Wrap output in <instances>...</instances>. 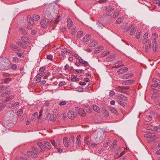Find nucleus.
Listing matches in <instances>:
<instances>
[{"instance_id": "obj_1", "label": "nucleus", "mask_w": 160, "mask_h": 160, "mask_svg": "<svg viewBox=\"0 0 160 160\" xmlns=\"http://www.w3.org/2000/svg\"><path fill=\"white\" fill-rule=\"evenodd\" d=\"M9 60L5 58L2 61L0 64V69L2 70H7L9 68Z\"/></svg>"}, {"instance_id": "obj_2", "label": "nucleus", "mask_w": 160, "mask_h": 160, "mask_svg": "<svg viewBox=\"0 0 160 160\" xmlns=\"http://www.w3.org/2000/svg\"><path fill=\"white\" fill-rule=\"evenodd\" d=\"M75 110L76 111L77 113L80 115L82 117H85L86 116V113L82 109L76 107L75 108Z\"/></svg>"}, {"instance_id": "obj_3", "label": "nucleus", "mask_w": 160, "mask_h": 160, "mask_svg": "<svg viewBox=\"0 0 160 160\" xmlns=\"http://www.w3.org/2000/svg\"><path fill=\"white\" fill-rule=\"evenodd\" d=\"M103 9H105L107 12V16H111L112 13L114 9L111 6H108L107 7H104Z\"/></svg>"}, {"instance_id": "obj_4", "label": "nucleus", "mask_w": 160, "mask_h": 160, "mask_svg": "<svg viewBox=\"0 0 160 160\" xmlns=\"http://www.w3.org/2000/svg\"><path fill=\"white\" fill-rule=\"evenodd\" d=\"M19 103L14 101L10 102L8 104V106L9 108L14 109L17 107L19 105Z\"/></svg>"}, {"instance_id": "obj_5", "label": "nucleus", "mask_w": 160, "mask_h": 160, "mask_svg": "<svg viewBox=\"0 0 160 160\" xmlns=\"http://www.w3.org/2000/svg\"><path fill=\"white\" fill-rule=\"evenodd\" d=\"M89 138V137L88 136H86L84 140V143L86 144L88 146H92V147H95L96 145L97 144H95L93 143H90L89 141L88 140V139Z\"/></svg>"}, {"instance_id": "obj_6", "label": "nucleus", "mask_w": 160, "mask_h": 160, "mask_svg": "<svg viewBox=\"0 0 160 160\" xmlns=\"http://www.w3.org/2000/svg\"><path fill=\"white\" fill-rule=\"evenodd\" d=\"M128 70V68L124 67L118 69L117 72L119 74H122L127 71Z\"/></svg>"}, {"instance_id": "obj_7", "label": "nucleus", "mask_w": 160, "mask_h": 160, "mask_svg": "<svg viewBox=\"0 0 160 160\" xmlns=\"http://www.w3.org/2000/svg\"><path fill=\"white\" fill-rule=\"evenodd\" d=\"M134 82V80H126L123 82L122 84L125 85H130L133 84Z\"/></svg>"}, {"instance_id": "obj_8", "label": "nucleus", "mask_w": 160, "mask_h": 160, "mask_svg": "<svg viewBox=\"0 0 160 160\" xmlns=\"http://www.w3.org/2000/svg\"><path fill=\"white\" fill-rule=\"evenodd\" d=\"M68 115V118L72 120L75 117L74 113L72 111L69 112Z\"/></svg>"}, {"instance_id": "obj_9", "label": "nucleus", "mask_w": 160, "mask_h": 160, "mask_svg": "<svg viewBox=\"0 0 160 160\" xmlns=\"http://www.w3.org/2000/svg\"><path fill=\"white\" fill-rule=\"evenodd\" d=\"M133 74L132 73H128L124 74L122 76V78L123 79H127L133 77Z\"/></svg>"}, {"instance_id": "obj_10", "label": "nucleus", "mask_w": 160, "mask_h": 160, "mask_svg": "<svg viewBox=\"0 0 160 160\" xmlns=\"http://www.w3.org/2000/svg\"><path fill=\"white\" fill-rule=\"evenodd\" d=\"M28 154L31 156L32 158H36L37 157V153L36 152H33L31 151H28L27 152Z\"/></svg>"}, {"instance_id": "obj_11", "label": "nucleus", "mask_w": 160, "mask_h": 160, "mask_svg": "<svg viewBox=\"0 0 160 160\" xmlns=\"http://www.w3.org/2000/svg\"><path fill=\"white\" fill-rule=\"evenodd\" d=\"M145 50L146 51H148L151 45V42L149 40H146L145 41Z\"/></svg>"}, {"instance_id": "obj_12", "label": "nucleus", "mask_w": 160, "mask_h": 160, "mask_svg": "<svg viewBox=\"0 0 160 160\" xmlns=\"http://www.w3.org/2000/svg\"><path fill=\"white\" fill-rule=\"evenodd\" d=\"M63 143L64 146L66 147H68L69 145V143L68 138L66 137H64L63 139Z\"/></svg>"}, {"instance_id": "obj_13", "label": "nucleus", "mask_w": 160, "mask_h": 160, "mask_svg": "<svg viewBox=\"0 0 160 160\" xmlns=\"http://www.w3.org/2000/svg\"><path fill=\"white\" fill-rule=\"evenodd\" d=\"M40 24L41 27L43 28H45L47 27V23L44 19H42L41 20Z\"/></svg>"}, {"instance_id": "obj_14", "label": "nucleus", "mask_w": 160, "mask_h": 160, "mask_svg": "<svg viewBox=\"0 0 160 160\" xmlns=\"http://www.w3.org/2000/svg\"><path fill=\"white\" fill-rule=\"evenodd\" d=\"M44 144L47 149L50 150L51 149V146L50 143L47 141H44Z\"/></svg>"}, {"instance_id": "obj_15", "label": "nucleus", "mask_w": 160, "mask_h": 160, "mask_svg": "<svg viewBox=\"0 0 160 160\" xmlns=\"http://www.w3.org/2000/svg\"><path fill=\"white\" fill-rule=\"evenodd\" d=\"M109 109L112 113H113L117 115L118 114V111L116 109L112 107H109Z\"/></svg>"}, {"instance_id": "obj_16", "label": "nucleus", "mask_w": 160, "mask_h": 160, "mask_svg": "<svg viewBox=\"0 0 160 160\" xmlns=\"http://www.w3.org/2000/svg\"><path fill=\"white\" fill-rule=\"evenodd\" d=\"M37 145L39 147L41 148V150H40V151L41 152H43L45 151V149L44 148V146L43 145L42 143L41 142H38L37 143Z\"/></svg>"}, {"instance_id": "obj_17", "label": "nucleus", "mask_w": 160, "mask_h": 160, "mask_svg": "<svg viewBox=\"0 0 160 160\" xmlns=\"http://www.w3.org/2000/svg\"><path fill=\"white\" fill-rule=\"evenodd\" d=\"M91 36L90 35H86L83 38V41L84 42H86L89 41L91 39Z\"/></svg>"}, {"instance_id": "obj_18", "label": "nucleus", "mask_w": 160, "mask_h": 160, "mask_svg": "<svg viewBox=\"0 0 160 160\" xmlns=\"http://www.w3.org/2000/svg\"><path fill=\"white\" fill-rule=\"evenodd\" d=\"M115 59V56L114 55H111L107 57L106 59L107 61H112Z\"/></svg>"}, {"instance_id": "obj_19", "label": "nucleus", "mask_w": 160, "mask_h": 160, "mask_svg": "<svg viewBox=\"0 0 160 160\" xmlns=\"http://www.w3.org/2000/svg\"><path fill=\"white\" fill-rule=\"evenodd\" d=\"M116 91L120 92L122 93H125L126 92L123 90L122 87L119 86H118L116 88Z\"/></svg>"}, {"instance_id": "obj_20", "label": "nucleus", "mask_w": 160, "mask_h": 160, "mask_svg": "<svg viewBox=\"0 0 160 160\" xmlns=\"http://www.w3.org/2000/svg\"><path fill=\"white\" fill-rule=\"evenodd\" d=\"M103 47L100 46L99 47H97L95 50V53H98L99 52L102 51L103 49Z\"/></svg>"}, {"instance_id": "obj_21", "label": "nucleus", "mask_w": 160, "mask_h": 160, "mask_svg": "<svg viewBox=\"0 0 160 160\" xmlns=\"http://www.w3.org/2000/svg\"><path fill=\"white\" fill-rule=\"evenodd\" d=\"M81 138V136L78 135L77 136L76 138V142L77 145L78 146H80L81 145V141L80 140V138Z\"/></svg>"}, {"instance_id": "obj_22", "label": "nucleus", "mask_w": 160, "mask_h": 160, "mask_svg": "<svg viewBox=\"0 0 160 160\" xmlns=\"http://www.w3.org/2000/svg\"><path fill=\"white\" fill-rule=\"evenodd\" d=\"M117 98L118 99H121L124 101H126L127 100V97L122 94L119 95Z\"/></svg>"}, {"instance_id": "obj_23", "label": "nucleus", "mask_w": 160, "mask_h": 160, "mask_svg": "<svg viewBox=\"0 0 160 160\" xmlns=\"http://www.w3.org/2000/svg\"><path fill=\"white\" fill-rule=\"evenodd\" d=\"M67 23L68 28H70L72 25V20L68 18L67 20Z\"/></svg>"}, {"instance_id": "obj_24", "label": "nucleus", "mask_w": 160, "mask_h": 160, "mask_svg": "<svg viewBox=\"0 0 160 160\" xmlns=\"http://www.w3.org/2000/svg\"><path fill=\"white\" fill-rule=\"evenodd\" d=\"M154 134L151 133H149L146 134L144 135V136L146 138H152L154 137Z\"/></svg>"}, {"instance_id": "obj_25", "label": "nucleus", "mask_w": 160, "mask_h": 160, "mask_svg": "<svg viewBox=\"0 0 160 160\" xmlns=\"http://www.w3.org/2000/svg\"><path fill=\"white\" fill-rule=\"evenodd\" d=\"M79 62L82 64H84L85 66H88V62L86 61H84L83 59L82 58L79 59Z\"/></svg>"}, {"instance_id": "obj_26", "label": "nucleus", "mask_w": 160, "mask_h": 160, "mask_svg": "<svg viewBox=\"0 0 160 160\" xmlns=\"http://www.w3.org/2000/svg\"><path fill=\"white\" fill-rule=\"evenodd\" d=\"M151 87L152 88L155 90H160V86L157 85H152Z\"/></svg>"}, {"instance_id": "obj_27", "label": "nucleus", "mask_w": 160, "mask_h": 160, "mask_svg": "<svg viewBox=\"0 0 160 160\" xmlns=\"http://www.w3.org/2000/svg\"><path fill=\"white\" fill-rule=\"evenodd\" d=\"M21 39L26 43L28 44L30 43V40L26 37H22Z\"/></svg>"}, {"instance_id": "obj_28", "label": "nucleus", "mask_w": 160, "mask_h": 160, "mask_svg": "<svg viewBox=\"0 0 160 160\" xmlns=\"http://www.w3.org/2000/svg\"><path fill=\"white\" fill-rule=\"evenodd\" d=\"M130 28H132L130 30V34L131 35H133L135 33L136 31V29L134 28L133 24L130 25Z\"/></svg>"}, {"instance_id": "obj_29", "label": "nucleus", "mask_w": 160, "mask_h": 160, "mask_svg": "<svg viewBox=\"0 0 160 160\" xmlns=\"http://www.w3.org/2000/svg\"><path fill=\"white\" fill-rule=\"evenodd\" d=\"M127 24V23H123L122 26L124 28V31L125 32H127L128 31H129V29L131 28H130V26H129V27H125L126 26V25Z\"/></svg>"}, {"instance_id": "obj_30", "label": "nucleus", "mask_w": 160, "mask_h": 160, "mask_svg": "<svg viewBox=\"0 0 160 160\" xmlns=\"http://www.w3.org/2000/svg\"><path fill=\"white\" fill-rule=\"evenodd\" d=\"M56 119V116L54 114H52L50 115V119L51 121H54Z\"/></svg>"}, {"instance_id": "obj_31", "label": "nucleus", "mask_w": 160, "mask_h": 160, "mask_svg": "<svg viewBox=\"0 0 160 160\" xmlns=\"http://www.w3.org/2000/svg\"><path fill=\"white\" fill-rule=\"evenodd\" d=\"M93 108L94 111L97 112H100L99 108L97 105H94L93 107Z\"/></svg>"}, {"instance_id": "obj_32", "label": "nucleus", "mask_w": 160, "mask_h": 160, "mask_svg": "<svg viewBox=\"0 0 160 160\" xmlns=\"http://www.w3.org/2000/svg\"><path fill=\"white\" fill-rule=\"evenodd\" d=\"M96 42L95 41L93 40L89 44V46L90 47H94L96 46Z\"/></svg>"}, {"instance_id": "obj_33", "label": "nucleus", "mask_w": 160, "mask_h": 160, "mask_svg": "<svg viewBox=\"0 0 160 160\" xmlns=\"http://www.w3.org/2000/svg\"><path fill=\"white\" fill-rule=\"evenodd\" d=\"M124 19V18H119L116 20V23L117 24H119L123 21Z\"/></svg>"}, {"instance_id": "obj_34", "label": "nucleus", "mask_w": 160, "mask_h": 160, "mask_svg": "<svg viewBox=\"0 0 160 160\" xmlns=\"http://www.w3.org/2000/svg\"><path fill=\"white\" fill-rule=\"evenodd\" d=\"M153 82L156 85L160 86V80L154 78L153 79Z\"/></svg>"}, {"instance_id": "obj_35", "label": "nucleus", "mask_w": 160, "mask_h": 160, "mask_svg": "<svg viewBox=\"0 0 160 160\" xmlns=\"http://www.w3.org/2000/svg\"><path fill=\"white\" fill-rule=\"evenodd\" d=\"M110 53V51H107L103 52L101 54V56L102 57H104L108 55Z\"/></svg>"}, {"instance_id": "obj_36", "label": "nucleus", "mask_w": 160, "mask_h": 160, "mask_svg": "<svg viewBox=\"0 0 160 160\" xmlns=\"http://www.w3.org/2000/svg\"><path fill=\"white\" fill-rule=\"evenodd\" d=\"M117 102L118 104L123 107H126L127 106L126 103L121 101L118 100Z\"/></svg>"}, {"instance_id": "obj_37", "label": "nucleus", "mask_w": 160, "mask_h": 160, "mask_svg": "<svg viewBox=\"0 0 160 160\" xmlns=\"http://www.w3.org/2000/svg\"><path fill=\"white\" fill-rule=\"evenodd\" d=\"M11 48L13 49L14 51H19V48L15 45H12L11 46Z\"/></svg>"}, {"instance_id": "obj_38", "label": "nucleus", "mask_w": 160, "mask_h": 160, "mask_svg": "<svg viewBox=\"0 0 160 160\" xmlns=\"http://www.w3.org/2000/svg\"><path fill=\"white\" fill-rule=\"evenodd\" d=\"M33 19L34 20L37 21L40 18V16L37 15H34L33 16Z\"/></svg>"}, {"instance_id": "obj_39", "label": "nucleus", "mask_w": 160, "mask_h": 160, "mask_svg": "<svg viewBox=\"0 0 160 160\" xmlns=\"http://www.w3.org/2000/svg\"><path fill=\"white\" fill-rule=\"evenodd\" d=\"M70 143L73 145L74 143V138L72 136H71L69 138Z\"/></svg>"}, {"instance_id": "obj_40", "label": "nucleus", "mask_w": 160, "mask_h": 160, "mask_svg": "<svg viewBox=\"0 0 160 160\" xmlns=\"http://www.w3.org/2000/svg\"><path fill=\"white\" fill-rule=\"evenodd\" d=\"M36 83H39L40 81H41V77L38 76V75H37L36 76Z\"/></svg>"}, {"instance_id": "obj_41", "label": "nucleus", "mask_w": 160, "mask_h": 160, "mask_svg": "<svg viewBox=\"0 0 160 160\" xmlns=\"http://www.w3.org/2000/svg\"><path fill=\"white\" fill-rule=\"evenodd\" d=\"M153 129L154 131H156L158 132H160V125L158 127L154 126L153 127Z\"/></svg>"}, {"instance_id": "obj_42", "label": "nucleus", "mask_w": 160, "mask_h": 160, "mask_svg": "<svg viewBox=\"0 0 160 160\" xmlns=\"http://www.w3.org/2000/svg\"><path fill=\"white\" fill-rule=\"evenodd\" d=\"M153 49L154 51H156L157 50V44L156 43L155 41L154 42L153 46Z\"/></svg>"}, {"instance_id": "obj_43", "label": "nucleus", "mask_w": 160, "mask_h": 160, "mask_svg": "<svg viewBox=\"0 0 160 160\" xmlns=\"http://www.w3.org/2000/svg\"><path fill=\"white\" fill-rule=\"evenodd\" d=\"M119 14V11H118L116 12L113 13V17L114 18H115L118 16Z\"/></svg>"}, {"instance_id": "obj_44", "label": "nucleus", "mask_w": 160, "mask_h": 160, "mask_svg": "<svg viewBox=\"0 0 160 160\" xmlns=\"http://www.w3.org/2000/svg\"><path fill=\"white\" fill-rule=\"evenodd\" d=\"M105 138V135L103 132H102L101 134L100 137V139L102 140H104Z\"/></svg>"}, {"instance_id": "obj_45", "label": "nucleus", "mask_w": 160, "mask_h": 160, "mask_svg": "<svg viewBox=\"0 0 160 160\" xmlns=\"http://www.w3.org/2000/svg\"><path fill=\"white\" fill-rule=\"evenodd\" d=\"M7 87L3 86H0V93L3 91V90H6Z\"/></svg>"}, {"instance_id": "obj_46", "label": "nucleus", "mask_w": 160, "mask_h": 160, "mask_svg": "<svg viewBox=\"0 0 160 160\" xmlns=\"http://www.w3.org/2000/svg\"><path fill=\"white\" fill-rule=\"evenodd\" d=\"M117 140H114L113 142L112 146L111 147L112 148H114L117 145Z\"/></svg>"}, {"instance_id": "obj_47", "label": "nucleus", "mask_w": 160, "mask_h": 160, "mask_svg": "<svg viewBox=\"0 0 160 160\" xmlns=\"http://www.w3.org/2000/svg\"><path fill=\"white\" fill-rule=\"evenodd\" d=\"M71 80L73 82L77 81L79 80V78L76 77L75 76H74V77L72 78Z\"/></svg>"}, {"instance_id": "obj_48", "label": "nucleus", "mask_w": 160, "mask_h": 160, "mask_svg": "<svg viewBox=\"0 0 160 160\" xmlns=\"http://www.w3.org/2000/svg\"><path fill=\"white\" fill-rule=\"evenodd\" d=\"M11 78H7L4 80V82L6 83H8L11 80Z\"/></svg>"}, {"instance_id": "obj_49", "label": "nucleus", "mask_w": 160, "mask_h": 160, "mask_svg": "<svg viewBox=\"0 0 160 160\" xmlns=\"http://www.w3.org/2000/svg\"><path fill=\"white\" fill-rule=\"evenodd\" d=\"M148 38V33H145L143 37V41L146 40Z\"/></svg>"}, {"instance_id": "obj_50", "label": "nucleus", "mask_w": 160, "mask_h": 160, "mask_svg": "<svg viewBox=\"0 0 160 160\" xmlns=\"http://www.w3.org/2000/svg\"><path fill=\"white\" fill-rule=\"evenodd\" d=\"M110 144V142L109 141L105 142L103 144V146L104 147H107Z\"/></svg>"}, {"instance_id": "obj_51", "label": "nucleus", "mask_w": 160, "mask_h": 160, "mask_svg": "<svg viewBox=\"0 0 160 160\" xmlns=\"http://www.w3.org/2000/svg\"><path fill=\"white\" fill-rule=\"evenodd\" d=\"M158 37V35L156 33H153L152 35V39L155 40Z\"/></svg>"}, {"instance_id": "obj_52", "label": "nucleus", "mask_w": 160, "mask_h": 160, "mask_svg": "<svg viewBox=\"0 0 160 160\" xmlns=\"http://www.w3.org/2000/svg\"><path fill=\"white\" fill-rule=\"evenodd\" d=\"M27 159L25 158L22 157H17L16 158V160H27Z\"/></svg>"}, {"instance_id": "obj_53", "label": "nucleus", "mask_w": 160, "mask_h": 160, "mask_svg": "<svg viewBox=\"0 0 160 160\" xmlns=\"http://www.w3.org/2000/svg\"><path fill=\"white\" fill-rule=\"evenodd\" d=\"M12 69L13 70H16L17 68V66L16 64H13L12 66Z\"/></svg>"}, {"instance_id": "obj_54", "label": "nucleus", "mask_w": 160, "mask_h": 160, "mask_svg": "<svg viewBox=\"0 0 160 160\" xmlns=\"http://www.w3.org/2000/svg\"><path fill=\"white\" fill-rule=\"evenodd\" d=\"M103 113L104 114L105 116L106 117H108L109 116V114L108 112L106 110H105L103 111Z\"/></svg>"}, {"instance_id": "obj_55", "label": "nucleus", "mask_w": 160, "mask_h": 160, "mask_svg": "<svg viewBox=\"0 0 160 160\" xmlns=\"http://www.w3.org/2000/svg\"><path fill=\"white\" fill-rule=\"evenodd\" d=\"M23 113V111L21 109H19L18 111V116H21Z\"/></svg>"}, {"instance_id": "obj_56", "label": "nucleus", "mask_w": 160, "mask_h": 160, "mask_svg": "<svg viewBox=\"0 0 160 160\" xmlns=\"http://www.w3.org/2000/svg\"><path fill=\"white\" fill-rule=\"evenodd\" d=\"M32 150L33 151V152H36L37 153H38V149L34 147H32Z\"/></svg>"}, {"instance_id": "obj_57", "label": "nucleus", "mask_w": 160, "mask_h": 160, "mask_svg": "<svg viewBox=\"0 0 160 160\" xmlns=\"http://www.w3.org/2000/svg\"><path fill=\"white\" fill-rule=\"evenodd\" d=\"M61 52L63 54H65L68 52V51L67 48H65L62 50Z\"/></svg>"}, {"instance_id": "obj_58", "label": "nucleus", "mask_w": 160, "mask_h": 160, "mask_svg": "<svg viewBox=\"0 0 160 160\" xmlns=\"http://www.w3.org/2000/svg\"><path fill=\"white\" fill-rule=\"evenodd\" d=\"M12 61L15 63L18 62L19 61V59L17 57H14L12 59Z\"/></svg>"}, {"instance_id": "obj_59", "label": "nucleus", "mask_w": 160, "mask_h": 160, "mask_svg": "<svg viewBox=\"0 0 160 160\" xmlns=\"http://www.w3.org/2000/svg\"><path fill=\"white\" fill-rule=\"evenodd\" d=\"M51 144L53 145L55 148H56L57 145L55 144V141L54 140H52L50 141Z\"/></svg>"}, {"instance_id": "obj_60", "label": "nucleus", "mask_w": 160, "mask_h": 160, "mask_svg": "<svg viewBox=\"0 0 160 160\" xmlns=\"http://www.w3.org/2000/svg\"><path fill=\"white\" fill-rule=\"evenodd\" d=\"M140 32H137L136 34V38L138 39L140 38Z\"/></svg>"}, {"instance_id": "obj_61", "label": "nucleus", "mask_w": 160, "mask_h": 160, "mask_svg": "<svg viewBox=\"0 0 160 160\" xmlns=\"http://www.w3.org/2000/svg\"><path fill=\"white\" fill-rule=\"evenodd\" d=\"M67 102L66 101H64L60 102L59 105L61 106L64 105L66 104Z\"/></svg>"}, {"instance_id": "obj_62", "label": "nucleus", "mask_w": 160, "mask_h": 160, "mask_svg": "<svg viewBox=\"0 0 160 160\" xmlns=\"http://www.w3.org/2000/svg\"><path fill=\"white\" fill-rule=\"evenodd\" d=\"M83 34V32L82 31H79L78 32V36L79 37H81Z\"/></svg>"}, {"instance_id": "obj_63", "label": "nucleus", "mask_w": 160, "mask_h": 160, "mask_svg": "<svg viewBox=\"0 0 160 160\" xmlns=\"http://www.w3.org/2000/svg\"><path fill=\"white\" fill-rule=\"evenodd\" d=\"M10 74L8 73H4L3 74V76L4 77H9Z\"/></svg>"}, {"instance_id": "obj_64", "label": "nucleus", "mask_w": 160, "mask_h": 160, "mask_svg": "<svg viewBox=\"0 0 160 160\" xmlns=\"http://www.w3.org/2000/svg\"><path fill=\"white\" fill-rule=\"evenodd\" d=\"M37 33V31L35 30H32L31 32V33L32 35H35Z\"/></svg>"}]
</instances>
